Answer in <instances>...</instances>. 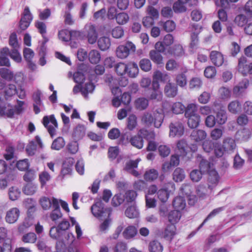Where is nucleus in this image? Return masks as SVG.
Wrapping results in <instances>:
<instances>
[{"instance_id":"nucleus-1","label":"nucleus","mask_w":252,"mask_h":252,"mask_svg":"<svg viewBox=\"0 0 252 252\" xmlns=\"http://www.w3.org/2000/svg\"><path fill=\"white\" fill-rule=\"evenodd\" d=\"M164 111L162 108L156 109L153 113L145 112L141 117V122L145 125L150 126L152 124L156 128H159L164 120Z\"/></svg>"},{"instance_id":"nucleus-2","label":"nucleus","mask_w":252,"mask_h":252,"mask_svg":"<svg viewBox=\"0 0 252 252\" xmlns=\"http://www.w3.org/2000/svg\"><path fill=\"white\" fill-rule=\"evenodd\" d=\"M23 103V101H20L19 106L14 108L9 104L3 105L0 97V116L12 118L15 114H19L22 110V106Z\"/></svg>"},{"instance_id":"nucleus-3","label":"nucleus","mask_w":252,"mask_h":252,"mask_svg":"<svg viewBox=\"0 0 252 252\" xmlns=\"http://www.w3.org/2000/svg\"><path fill=\"white\" fill-rule=\"evenodd\" d=\"M136 51L135 45L130 41L126 42L124 45L119 46L116 50V56L121 59L126 58L130 53H134Z\"/></svg>"},{"instance_id":"nucleus-4","label":"nucleus","mask_w":252,"mask_h":252,"mask_svg":"<svg viewBox=\"0 0 252 252\" xmlns=\"http://www.w3.org/2000/svg\"><path fill=\"white\" fill-rule=\"evenodd\" d=\"M43 148V144L41 138L36 136L33 139L29 142L26 147V151L29 156H32Z\"/></svg>"},{"instance_id":"nucleus-5","label":"nucleus","mask_w":252,"mask_h":252,"mask_svg":"<svg viewBox=\"0 0 252 252\" xmlns=\"http://www.w3.org/2000/svg\"><path fill=\"white\" fill-rule=\"evenodd\" d=\"M91 211L93 215L98 219H101L105 217H109L110 211L104 208L103 203L101 201H97L92 205Z\"/></svg>"},{"instance_id":"nucleus-6","label":"nucleus","mask_w":252,"mask_h":252,"mask_svg":"<svg viewBox=\"0 0 252 252\" xmlns=\"http://www.w3.org/2000/svg\"><path fill=\"white\" fill-rule=\"evenodd\" d=\"M43 124L47 129L51 137L56 134L58 123L53 115L49 116H44L43 118Z\"/></svg>"},{"instance_id":"nucleus-7","label":"nucleus","mask_w":252,"mask_h":252,"mask_svg":"<svg viewBox=\"0 0 252 252\" xmlns=\"http://www.w3.org/2000/svg\"><path fill=\"white\" fill-rule=\"evenodd\" d=\"M170 81V77L166 73L161 72L159 70L154 72L152 85L155 88L159 87V82L168 83Z\"/></svg>"},{"instance_id":"nucleus-8","label":"nucleus","mask_w":252,"mask_h":252,"mask_svg":"<svg viewBox=\"0 0 252 252\" xmlns=\"http://www.w3.org/2000/svg\"><path fill=\"white\" fill-rule=\"evenodd\" d=\"M147 133V130L145 129H140L137 134L132 136L129 139V142L133 147L141 149L143 148L144 141L142 135H145Z\"/></svg>"},{"instance_id":"nucleus-9","label":"nucleus","mask_w":252,"mask_h":252,"mask_svg":"<svg viewBox=\"0 0 252 252\" xmlns=\"http://www.w3.org/2000/svg\"><path fill=\"white\" fill-rule=\"evenodd\" d=\"M32 20V14L30 12L29 7L26 6L24 10V12L20 21V28L22 30H25L29 27Z\"/></svg>"},{"instance_id":"nucleus-10","label":"nucleus","mask_w":252,"mask_h":252,"mask_svg":"<svg viewBox=\"0 0 252 252\" xmlns=\"http://www.w3.org/2000/svg\"><path fill=\"white\" fill-rule=\"evenodd\" d=\"M169 136L181 137L184 132V127L183 124L179 121L171 123L169 125Z\"/></svg>"},{"instance_id":"nucleus-11","label":"nucleus","mask_w":252,"mask_h":252,"mask_svg":"<svg viewBox=\"0 0 252 252\" xmlns=\"http://www.w3.org/2000/svg\"><path fill=\"white\" fill-rule=\"evenodd\" d=\"M238 70L243 75L252 74V63L247 64V59L244 57L239 58L238 64Z\"/></svg>"},{"instance_id":"nucleus-12","label":"nucleus","mask_w":252,"mask_h":252,"mask_svg":"<svg viewBox=\"0 0 252 252\" xmlns=\"http://www.w3.org/2000/svg\"><path fill=\"white\" fill-rule=\"evenodd\" d=\"M20 216V211L16 207L11 208L7 211L5 218V221L8 223H14L17 221Z\"/></svg>"},{"instance_id":"nucleus-13","label":"nucleus","mask_w":252,"mask_h":252,"mask_svg":"<svg viewBox=\"0 0 252 252\" xmlns=\"http://www.w3.org/2000/svg\"><path fill=\"white\" fill-rule=\"evenodd\" d=\"M222 145L225 153L228 154L233 153L236 148L235 140L230 137L225 138L223 140Z\"/></svg>"},{"instance_id":"nucleus-14","label":"nucleus","mask_w":252,"mask_h":252,"mask_svg":"<svg viewBox=\"0 0 252 252\" xmlns=\"http://www.w3.org/2000/svg\"><path fill=\"white\" fill-rule=\"evenodd\" d=\"M219 181V176L216 170H211L209 172L208 179V189L212 191L217 186Z\"/></svg>"},{"instance_id":"nucleus-15","label":"nucleus","mask_w":252,"mask_h":252,"mask_svg":"<svg viewBox=\"0 0 252 252\" xmlns=\"http://www.w3.org/2000/svg\"><path fill=\"white\" fill-rule=\"evenodd\" d=\"M73 163L74 159L71 158H67L64 160L61 172V175L63 177L71 173Z\"/></svg>"},{"instance_id":"nucleus-16","label":"nucleus","mask_w":252,"mask_h":252,"mask_svg":"<svg viewBox=\"0 0 252 252\" xmlns=\"http://www.w3.org/2000/svg\"><path fill=\"white\" fill-rule=\"evenodd\" d=\"M212 62L216 66H221L224 62V58L222 54L217 51H212L210 55Z\"/></svg>"},{"instance_id":"nucleus-17","label":"nucleus","mask_w":252,"mask_h":252,"mask_svg":"<svg viewBox=\"0 0 252 252\" xmlns=\"http://www.w3.org/2000/svg\"><path fill=\"white\" fill-rule=\"evenodd\" d=\"M9 53V50L7 47H4L0 50V66L7 67L10 66V63L7 57Z\"/></svg>"},{"instance_id":"nucleus-18","label":"nucleus","mask_w":252,"mask_h":252,"mask_svg":"<svg viewBox=\"0 0 252 252\" xmlns=\"http://www.w3.org/2000/svg\"><path fill=\"white\" fill-rule=\"evenodd\" d=\"M188 145L187 142L183 139L178 141L177 143V147L176 149V154L179 155L180 157H184L187 154V150Z\"/></svg>"},{"instance_id":"nucleus-19","label":"nucleus","mask_w":252,"mask_h":252,"mask_svg":"<svg viewBox=\"0 0 252 252\" xmlns=\"http://www.w3.org/2000/svg\"><path fill=\"white\" fill-rule=\"evenodd\" d=\"M140 159H137L135 160H130L126 163L125 170L130 173L133 176L138 177L139 175L138 172L134 169L136 168L138 166Z\"/></svg>"},{"instance_id":"nucleus-20","label":"nucleus","mask_w":252,"mask_h":252,"mask_svg":"<svg viewBox=\"0 0 252 252\" xmlns=\"http://www.w3.org/2000/svg\"><path fill=\"white\" fill-rule=\"evenodd\" d=\"M53 208L54 210L50 214V218L53 221H56L62 217L58 199H54Z\"/></svg>"},{"instance_id":"nucleus-21","label":"nucleus","mask_w":252,"mask_h":252,"mask_svg":"<svg viewBox=\"0 0 252 252\" xmlns=\"http://www.w3.org/2000/svg\"><path fill=\"white\" fill-rule=\"evenodd\" d=\"M137 234V229L133 225L126 227L123 232V235L126 239H130L134 238Z\"/></svg>"},{"instance_id":"nucleus-22","label":"nucleus","mask_w":252,"mask_h":252,"mask_svg":"<svg viewBox=\"0 0 252 252\" xmlns=\"http://www.w3.org/2000/svg\"><path fill=\"white\" fill-rule=\"evenodd\" d=\"M250 131L247 128L238 131L236 134V139L241 142L247 141L251 137Z\"/></svg>"},{"instance_id":"nucleus-23","label":"nucleus","mask_w":252,"mask_h":252,"mask_svg":"<svg viewBox=\"0 0 252 252\" xmlns=\"http://www.w3.org/2000/svg\"><path fill=\"white\" fill-rule=\"evenodd\" d=\"M87 38L89 43L94 44L97 38V33L94 25L88 26Z\"/></svg>"},{"instance_id":"nucleus-24","label":"nucleus","mask_w":252,"mask_h":252,"mask_svg":"<svg viewBox=\"0 0 252 252\" xmlns=\"http://www.w3.org/2000/svg\"><path fill=\"white\" fill-rule=\"evenodd\" d=\"M88 58L91 63L97 64L99 63L101 60V55L99 51L93 49L89 53Z\"/></svg>"},{"instance_id":"nucleus-25","label":"nucleus","mask_w":252,"mask_h":252,"mask_svg":"<svg viewBox=\"0 0 252 252\" xmlns=\"http://www.w3.org/2000/svg\"><path fill=\"white\" fill-rule=\"evenodd\" d=\"M149 57L151 60L155 63L158 64H163V57L160 53L157 52L155 50L150 51Z\"/></svg>"},{"instance_id":"nucleus-26","label":"nucleus","mask_w":252,"mask_h":252,"mask_svg":"<svg viewBox=\"0 0 252 252\" xmlns=\"http://www.w3.org/2000/svg\"><path fill=\"white\" fill-rule=\"evenodd\" d=\"M127 71L126 73L131 78L136 77L139 73V69L137 64L134 62L127 63Z\"/></svg>"},{"instance_id":"nucleus-27","label":"nucleus","mask_w":252,"mask_h":252,"mask_svg":"<svg viewBox=\"0 0 252 252\" xmlns=\"http://www.w3.org/2000/svg\"><path fill=\"white\" fill-rule=\"evenodd\" d=\"M185 117L188 119V125L189 127L194 128L199 126L200 121V116L198 114Z\"/></svg>"},{"instance_id":"nucleus-28","label":"nucleus","mask_w":252,"mask_h":252,"mask_svg":"<svg viewBox=\"0 0 252 252\" xmlns=\"http://www.w3.org/2000/svg\"><path fill=\"white\" fill-rule=\"evenodd\" d=\"M168 53L175 57H181L184 55V51L181 45L175 44L168 50Z\"/></svg>"},{"instance_id":"nucleus-29","label":"nucleus","mask_w":252,"mask_h":252,"mask_svg":"<svg viewBox=\"0 0 252 252\" xmlns=\"http://www.w3.org/2000/svg\"><path fill=\"white\" fill-rule=\"evenodd\" d=\"M190 136L192 139L198 142L205 139L207 136V134L203 130H194L192 131Z\"/></svg>"},{"instance_id":"nucleus-30","label":"nucleus","mask_w":252,"mask_h":252,"mask_svg":"<svg viewBox=\"0 0 252 252\" xmlns=\"http://www.w3.org/2000/svg\"><path fill=\"white\" fill-rule=\"evenodd\" d=\"M198 110V105L195 103H190L187 105L185 107L184 112L185 116L188 117L193 115L198 114L197 112Z\"/></svg>"},{"instance_id":"nucleus-31","label":"nucleus","mask_w":252,"mask_h":252,"mask_svg":"<svg viewBox=\"0 0 252 252\" xmlns=\"http://www.w3.org/2000/svg\"><path fill=\"white\" fill-rule=\"evenodd\" d=\"M252 18L251 14H247V15L239 14L235 17L234 22L238 26L242 27L244 26L249 20L251 19Z\"/></svg>"},{"instance_id":"nucleus-32","label":"nucleus","mask_w":252,"mask_h":252,"mask_svg":"<svg viewBox=\"0 0 252 252\" xmlns=\"http://www.w3.org/2000/svg\"><path fill=\"white\" fill-rule=\"evenodd\" d=\"M158 176V171L155 169H150L146 171L144 178L147 181L152 182L156 180Z\"/></svg>"},{"instance_id":"nucleus-33","label":"nucleus","mask_w":252,"mask_h":252,"mask_svg":"<svg viewBox=\"0 0 252 252\" xmlns=\"http://www.w3.org/2000/svg\"><path fill=\"white\" fill-rule=\"evenodd\" d=\"M164 93L169 97H174L177 94V87L169 82L165 86Z\"/></svg>"},{"instance_id":"nucleus-34","label":"nucleus","mask_w":252,"mask_h":252,"mask_svg":"<svg viewBox=\"0 0 252 252\" xmlns=\"http://www.w3.org/2000/svg\"><path fill=\"white\" fill-rule=\"evenodd\" d=\"M34 223V219L32 216H28L23 221L18 227V230L20 232H23L27 228L31 226Z\"/></svg>"},{"instance_id":"nucleus-35","label":"nucleus","mask_w":252,"mask_h":252,"mask_svg":"<svg viewBox=\"0 0 252 252\" xmlns=\"http://www.w3.org/2000/svg\"><path fill=\"white\" fill-rule=\"evenodd\" d=\"M125 215L127 217L130 219L136 218L139 216V212L136 205L134 204L126 209Z\"/></svg>"},{"instance_id":"nucleus-36","label":"nucleus","mask_w":252,"mask_h":252,"mask_svg":"<svg viewBox=\"0 0 252 252\" xmlns=\"http://www.w3.org/2000/svg\"><path fill=\"white\" fill-rule=\"evenodd\" d=\"M249 85V81L245 79L233 88V93L236 94L243 93L247 88Z\"/></svg>"},{"instance_id":"nucleus-37","label":"nucleus","mask_w":252,"mask_h":252,"mask_svg":"<svg viewBox=\"0 0 252 252\" xmlns=\"http://www.w3.org/2000/svg\"><path fill=\"white\" fill-rule=\"evenodd\" d=\"M173 205L175 210L181 211L186 207L185 200L181 196H177L174 199Z\"/></svg>"},{"instance_id":"nucleus-38","label":"nucleus","mask_w":252,"mask_h":252,"mask_svg":"<svg viewBox=\"0 0 252 252\" xmlns=\"http://www.w3.org/2000/svg\"><path fill=\"white\" fill-rule=\"evenodd\" d=\"M97 44L100 49L105 51L110 47L111 42L108 37L103 36L98 39Z\"/></svg>"},{"instance_id":"nucleus-39","label":"nucleus","mask_w":252,"mask_h":252,"mask_svg":"<svg viewBox=\"0 0 252 252\" xmlns=\"http://www.w3.org/2000/svg\"><path fill=\"white\" fill-rule=\"evenodd\" d=\"M148 249L150 252H162L163 246L158 241L153 240L149 243Z\"/></svg>"},{"instance_id":"nucleus-40","label":"nucleus","mask_w":252,"mask_h":252,"mask_svg":"<svg viewBox=\"0 0 252 252\" xmlns=\"http://www.w3.org/2000/svg\"><path fill=\"white\" fill-rule=\"evenodd\" d=\"M185 176L184 170L179 167L176 168L173 173V179L176 182H182Z\"/></svg>"},{"instance_id":"nucleus-41","label":"nucleus","mask_w":252,"mask_h":252,"mask_svg":"<svg viewBox=\"0 0 252 252\" xmlns=\"http://www.w3.org/2000/svg\"><path fill=\"white\" fill-rule=\"evenodd\" d=\"M202 86V81L200 78L193 77L190 79L189 84L190 90H199Z\"/></svg>"},{"instance_id":"nucleus-42","label":"nucleus","mask_w":252,"mask_h":252,"mask_svg":"<svg viewBox=\"0 0 252 252\" xmlns=\"http://www.w3.org/2000/svg\"><path fill=\"white\" fill-rule=\"evenodd\" d=\"M37 186L33 183H27L23 188V192L28 195L33 194L36 191Z\"/></svg>"},{"instance_id":"nucleus-43","label":"nucleus","mask_w":252,"mask_h":252,"mask_svg":"<svg viewBox=\"0 0 252 252\" xmlns=\"http://www.w3.org/2000/svg\"><path fill=\"white\" fill-rule=\"evenodd\" d=\"M227 108L229 112L232 114H237L241 111V107L238 101L234 100L229 103Z\"/></svg>"},{"instance_id":"nucleus-44","label":"nucleus","mask_w":252,"mask_h":252,"mask_svg":"<svg viewBox=\"0 0 252 252\" xmlns=\"http://www.w3.org/2000/svg\"><path fill=\"white\" fill-rule=\"evenodd\" d=\"M94 90V86L92 83H86L84 86L81 87V93L85 97L88 98V95L89 94L93 93Z\"/></svg>"},{"instance_id":"nucleus-45","label":"nucleus","mask_w":252,"mask_h":252,"mask_svg":"<svg viewBox=\"0 0 252 252\" xmlns=\"http://www.w3.org/2000/svg\"><path fill=\"white\" fill-rule=\"evenodd\" d=\"M57 199L54 197L49 198L46 197H43L40 199V204L42 208L44 210H48L50 208L51 206H53V200Z\"/></svg>"},{"instance_id":"nucleus-46","label":"nucleus","mask_w":252,"mask_h":252,"mask_svg":"<svg viewBox=\"0 0 252 252\" xmlns=\"http://www.w3.org/2000/svg\"><path fill=\"white\" fill-rule=\"evenodd\" d=\"M65 145L64 139L62 137H59L55 139L51 145V149L59 151L62 149Z\"/></svg>"},{"instance_id":"nucleus-47","label":"nucleus","mask_w":252,"mask_h":252,"mask_svg":"<svg viewBox=\"0 0 252 252\" xmlns=\"http://www.w3.org/2000/svg\"><path fill=\"white\" fill-rule=\"evenodd\" d=\"M162 97V94L159 89V87L155 88L152 84V92L149 96V98L159 101L161 99Z\"/></svg>"},{"instance_id":"nucleus-48","label":"nucleus","mask_w":252,"mask_h":252,"mask_svg":"<svg viewBox=\"0 0 252 252\" xmlns=\"http://www.w3.org/2000/svg\"><path fill=\"white\" fill-rule=\"evenodd\" d=\"M216 120L219 125H223L227 121V117L226 112L223 110H220L216 114Z\"/></svg>"},{"instance_id":"nucleus-49","label":"nucleus","mask_w":252,"mask_h":252,"mask_svg":"<svg viewBox=\"0 0 252 252\" xmlns=\"http://www.w3.org/2000/svg\"><path fill=\"white\" fill-rule=\"evenodd\" d=\"M129 19L128 15L126 12H121L117 14L116 17L117 23L119 25H123L126 24Z\"/></svg>"},{"instance_id":"nucleus-50","label":"nucleus","mask_w":252,"mask_h":252,"mask_svg":"<svg viewBox=\"0 0 252 252\" xmlns=\"http://www.w3.org/2000/svg\"><path fill=\"white\" fill-rule=\"evenodd\" d=\"M86 129L83 125H78L73 132V136L77 139L82 138L85 135Z\"/></svg>"},{"instance_id":"nucleus-51","label":"nucleus","mask_w":252,"mask_h":252,"mask_svg":"<svg viewBox=\"0 0 252 252\" xmlns=\"http://www.w3.org/2000/svg\"><path fill=\"white\" fill-rule=\"evenodd\" d=\"M181 216L180 211L175 210L169 213L168 218L169 221L173 224V223L177 222L180 220Z\"/></svg>"},{"instance_id":"nucleus-52","label":"nucleus","mask_w":252,"mask_h":252,"mask_svg":"<svg viewBox=\"0 0 252 252\" xmlns=\"http://www.w3.org/2000/svg\"><path fill=\"white\" fill-rule=\"evenodd\" d=\"M17 92L16 87L13 84H9L4 89V96L7 99L9 97L14 95Z\"/></svg>"},{"instance_id":"nucleus-53","label":"nucleus","mask_w":252,"mask_h":252,"mask_svg":"<svg viewBox=\"0 0 252 252\" xmlns=\"http://www.w3.org/2000/svg\"><path fill=\"white\" fill-rule=\"evenodd\" d=\"M137 126V117L134 115L129 116L127 119V128L129 130H133Z\"/></svg>"},{"instance_id":"nucleus-54","label":"nucleus","mask_w":252,"mask_h":252,"mask_svg":"<svg viewBox=\"0 0 252 252\" xmlns=\"http://www.w3.org/2000/svg\"><path fill=\"white\" fill-rule=\"evenodd\" d=\"M175 226L173 224L169 225L165 230L164 237L167 239L171 240L175 234Z\"/></svg>"},{"instance_id":"nucleus-55","label":"nucleus","mask_w":252,"mask_h":252,"mask_svg":"<svg viewBox=\"0 0 252 252\" xmlns=\"http://www.w3.org/2000/svg\"><path fill=\"white\" fill-rule=\"evenodd\" d=\"M127 64L124 63H119L115 65V70L119 75H123L126 74L127 71Z\"/></svg>"},{"instance_id":"nucleus-56","label":"nucleus","mask_w":252,"mask_h":252,"mask_svg":"<svg viewBox=\"0 0 252 252\" xmlns=\"http://www.w3.org/2000/svg\"><path fill=\"white\" fill-rule=\"evenodd\" d=\"M36 239V235L33 232H30L24 235L22 239V241L26 243H34Z\"/></svg>"},{"instance_id":"nucleus-57","label":"nucleus","mask_w":252,"mask_h":252,"mask_svg":"<svg viewBox=\"0 0 252 252\" xmlns=\"http://www.w3.org/2000/svg\"><path fill=\"white\" fill-rule=\"evenodd\" d=\"M137 196L136 191L133 190H127L124 195L125 199L127 203L133 202L135 201Z\"/></svg>"},{"instance_id":"nucleus-58","label":"nucleus","mask_w":252,"mask_h":252,"mask_svg":"<svg viewBox=\"0 0 252 252\" xmlns=\"http://www.w3.org/2000/svg\"><path fill=\"white\" fill-rule=\"evenodd\" d=\"M0 75L2 78L7 80H11L14 77L13 73L6 68H0Z\"/></svg>"},{"instance_id":"nucleus-59","label":"nucleus","mask_w":252,"mask_h":252,"mask_svg":"<svg viewBox=\"0 0 252 252\" xmlns=\"http://www.w3.org/2000/svg\"><path fill=\"white\" fill-rule=\"evenodd\" d=\"M139 66L141 69L145 72L150 71L152 68L151 63L150 61L147 59H142L140 61Z\"/></svg>"},{"instance_id":"nucleus-60","label":"nucleus","mask_w":252,"mask_h":252,"mask_svg":"<svg viewBox=\"0 0 252 252\" xmlns=\"http://www.w3.org/2000/svg\"><path fill=\"white\" fill-rule=\"evenodd\" d=\"M157 195L162 202H165L169 198V193L166 189H161L157 191Z\"/></svg>"},{"instance_id":"nucleus-61","label":"nucleus","mask_w":252,"mask_h":252,"mask_svg":"<svg viewBox=\"0 0 252 252\" xmlns=\"http://www.w3.org/2000/svg\"><path fill=\"white\" fill-rule=\"evenodd\" d=\"M185 109V106L180 102H175L172 106V112L176 114L183 113Z\"/></svg>"},{"instance_id":"nucleus-62","label":"nucleus","mask_w":252,"mask_h":252,"mask_svg":"<svg viewBox=\"0 0 252 252\" xmlns=\"http://www.w3.org/2000/svg\"><path fill=\"white\" fill-rule=\"evenodd\" d=\"M211 98V94L207 92H203L198 97V102L203 104L208 103Z\"/></svg>"},{"instance_id":"nucleus-63","label":"nucleus","mask_w":252,"mask_h":252,"mask_svg":"<svg viewBox=\"0 0 252 252\" xmlns=\"http://www.w3.org/2000/svg\"><path fill=\"white\" fill-rule=\"evenodd\" d=\"M124 195L122 193L115 194L112 200V204L114 206H118L121 205L125 200Z\"/></svg>"},{"instance_id":"nucleus-64","label":"nucleus","mask_w":252,"mask_h":252,"mask_svg":"<svg viewBox=\"0 0 252 252\" xmlns=\"http://www.w3.org/2000/svg\"><path fill=\"white\" fill-rule=\"evenodd\" d=\"M59 38L63 41L67 42L70 40V32L66 30L60 31L58 33Z\"/></svg>"}]
</instances>
